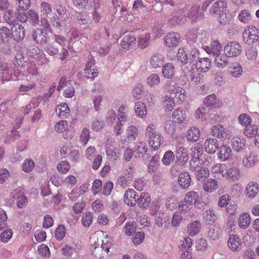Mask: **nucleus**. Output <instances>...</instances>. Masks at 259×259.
I'll list each match as a JSON object with an SVG mask.
<instances>
[{"label": "nucleus", "mask_w": 259, "mask_h": 259, "mask_svg": "<svg viewBox=\"0 0 259 259\" xmlns=\"http://www.w3.org/2000/svg\"><path fill=\"white\" fill-rule=\"evenodd\" d=\"M251 223V218L249 214L247 212H243L240 214L238 224L239 227L242 229L247 228Z\"/></svg>", "instance_id": "obj_29"}, {"label": "nucleus", "mask_w": 259, "mask_h": 259, "mask_svg": "<svg viewBox=\"0 0 259 259\" xmlns=\"http://www.w3.org/2000/svg\"><path fill=\"white\" fill-rule=\"evenodd\" d=\"M37 251L41 256L45 257H49L51 255L49 248L44 244H42L38 246Z\"/></svg>", "instance_id": "obj_60"}, {"label": "nucleus", "mask_w": 259, "mask_h": 259, "mask_svg": "<svg viewBox=\"0 0 259 259\" xmlns=\"http://www.w3.org/2000/svg\"><path fill=\"white\" fill-rule=\"evenodd\" d=\"M56 112L59 117L66 118L69 115L70 109L66 103H62L57 106Z\"/></svg>", "instance_id": "obj_34"}, {"label": "nucleus", "mask_w": 259, "mask_h": 259, "mask_svg": "<svg viewBox=\"0 0 259 259\" xmlns=\"http://www.w3.org/2000/svg\"><path fill=\"white\" fill-rule=\"evenodd\" d=\"M228 245L232 251H238L241 249L242 241L238 236L232 235L229 237Z\"/></svg>", "instance_id": "obj_19"}, {"label": "nucleus", "mask_w": 259, "mask_h": 259, "mask_svg": "<svg viewBox=\"0 0 259 259\" xmlns=\"http://www.w3.org/2000/svg\"><path fill=\"white\" fill-rule=\"evenodd\" d=\"M211 61L208 58H200L196 62L195 68L200 72H206L211 67Z\"/></svg>", "instance_id": "obj_13"}, {"label": "nucleus", "mask_w": 259, "mask_h": 259, "mask_svg": "<svg viewBox=\"0 0 259 259\" xmlns=\"http://www.w3.org/2000/svg\"><path fill=\"white\" fill-rule=\"evenodd\" d=\"M12 37L16 41H20L25 37V29L22 24L15 23L11 28Z\"/></svg>", "instance_id": "obj_9"}, {"label": "nucleus", "mask_w": 259, "mask_h": 259, "mask_svg": "<svg viewBox=\"0 0 259 259\" xmlns=\"http://www.w3.org/2000/svg\"><path fill=\"white\" fill-rule=\"evenodd\" d=\"M227 179L230 182H236L240 177V172L236 167H231L226 171Z\"/></svg>", "instance_id": "obj_41"}, {"label": "nucleus", "mask_w": 259, "mask_h": 259, "mask_svg": "<svg viewBox=\"0 0 259 259\" xmlns=\"http://www.w3.org/2000/svg\"><path fill=\"white\" fill-rule=\"evenodd\" d=\"M245 140L242 136H235L232 140V148L236 151L242 149L245 145Z\"/></svg>", "instance_id": "obj_36"}, {"label": "nucleus", "mask_w": 259, "mask_h": 259, "mask_svg": "<svg viewBox=\"0 0 259 259\" xmlns=\"http://www.w3.org/2000/svg\"><path fill=\"white\" fill-rule=\"evenodd\" d=\"M177 59L178 61L184 64H187L189 62V59L183 48L179 49L177 53Z\"/></svg>", "instance_id": "obj_59"}, {"label": "nucleus", "mask_w": 259, "mask_h": 259, "mask_svg": "<svg viewBox=\"0 0 259 259\" xmlns=\"http://www.w3.org/2000/svg\"><path fill=\"white\" fill-rule=\"evenodd\" d=\"M150 37V33L148 30L140 31L137 40L139 47L141 49L146 48L149 45Z\"/></svg>", "instance_id": "obj_18"}, {"label": "nucleus", "mask_w": 259, "mask_h": 259, "mask_svg": "<svg viewBox=\"0 0 259 259\" xmlns=\"http://www.w3.org/2000/svg\"><path fill=\"white\" fill-rule=\"evenodd\" d=\"M211 131L213 136L222 140H225L230 137L228 130L221 124L213 125Z\"/></svg>", "instance_id": "obj_11"}, {"label": "nucleus", "mask_w": 259, "mask_h": 259, "mask_svg": "<svg viewBox=\"0 0 259 259\" xmlns=\"http://www.w3.org/2000/svg\"><path fill=\"white\" fill-rule=\"evenodd\" d=\"M218 218V214L212 209L206 210L203 214L204 221L208 225L215 223Z\"/></svg>", "instance_id": "obj_28"}, {"label": "nucleus", "mask_w": 259, "mask_h": 259, "mask_svg": "<svg viewBox=\"0 0 259 259\" xmlns=\"http://www.w3.org/2000/svg\"><path fill=\"white\" fill-rule=\"evenodd\" d=\"M206 154L203 153L202 148L200 146H196L192 149L193 162H209L208 158H205Z\"/></svg>", "instance_id": "obj_16"}, {"label": "nucleus", "mask_w": 259, "mask_h": 259, "mask_svg": "<svg viewBox=\"0 0 259 259\" xmlns=\"http://www.w3.org/2000/svg\"><path fill=\"white\" fill-rule=\"evenodd\" d=\"M13 232L12 229H7L1 234L0 240L3 243H7L12 238Z\"/></svg>", "instance_id": "obj_58"}, {"label": "nucleus", "mask_w": 259, "mask_h": 259, "mask_svg": "<svg viewBox=\"0 0 259 259\" xmlns=\"http://www.w3.org/2000/svg\"><path fill=\"white\" fill-rule=\"evenodd\" d=\"M56 12L59 15V18L62 21H66L68 19V13L67 9H66L62 5H59L56 6Z\"/></svg>", "instance_id": "obj_56"}, {"label": "nucleus", "mask_w": 259, "mask_h": 259, "mask_svg": "<svg viewBox=\"0 0 259 259\" xmlns=\"http://www.w3.org/2000/svg\"><path fill=\"white\" fill-rule=\"evenodd\" d=\"M172 118L175 122L184 121L186 118L185 111L180 108L176 109L172 113Z\"/></svg>", "instance_id": "obj_44"}, {"label": "nucleus", "mask_w": 259, "mask_h": 259, "mask_svg": "<svg viewBox=\"0 0 259 259\" xmlns=\"http://www.w3.org/2000/svg\"><path fill=\"white\" fill-rule=\"evenodd\" d=\"M242 51V47L236 41L228 42L224 48V53L226 56L229 57H236L239 55Z\"/></svg>", "instance_id": "obj_5"}, {"label": "nucleus", "mask_w": 259, "mask_h": 259, "mask_svg": "<svg viewBox=\"0 0 259 259\" xmlns=\"http://www.w3.org/2000/svg\"><path fill=\"white\" fill-rule=\"evenodd\" d=\"M27 20L32 25H36L39 23V16L38 13L32 9L27 11Z\"/></svg>", "instance_id": "obj_49"}, {"label": "nucleus", "mask_w": 259, "mask_h": 259, "mask_svg": "<svg viewBox=\"0 0 259 259\" xmlns=\"http://www.w3.org/2000/svg\"><path fill=\"white\" fill-rule=\"evenodd\" d=\"M12 37L11 31L8 27L4 26L0 29V38L3 41H7L9 37Z\"/></svg>", "instance_id": "obj_62"}, {"label": "nucleus", "mask_w": 259, "mask_h": 259, "mask_svg": "<svg viewBox=\"0 0 259 259\" xmlns=\"http://www.w3.org/2000/svg\"><path fill=\"white\" fill-rule=\"evenodd\" d=\"M125 233L126 235L132 236L136 232L135 223L134 222H127L126 223L125 227Z\"/></svg>", "instance_id": "obj_61"}, {"label": "nucleus", "mask_w": 259, "mask_h": 259, "mask_svg": "<svg viewBox=\"0 0 259 259\" xmlns=\"http://www.w3.org/2000/svg\"><path fill=\"white\" fill-rule=\"evenodd\" d=\"M176 155L179 162H187L189 159L187 149L182 147L177 149Z\"/></svg>", "instance_id": "obj_43"}, {"label": "nucleus", "mask_w": 259, "mask_h": 259, "mask_svg": "<svg viewBox=\"0 0 259 259\" xmlns=\"http://www.w3.org/2000/svg\"><path fill=\"white\" fill-rule=\"evenodd\" d=\"M30 56L34 59L39 65L47 63L48 60L45 54L37 47H34L29 51Z\"/></svg>", "instance_id": "obj_10"}, {"label": "nucleus", "mask_w": 259, "mask_h": 259, "mask_svg": "<svg viewBox=\"0 0 259 259\" xmlns=\"http://www.w3.org/2000/svg\"><path fill=\"white\" fill-rule=\"evenodd\" d=\"M174 93L175 94V98L179 104H181L186 100V93L184 89L179 88L175 90Z\"/></svg>", "instance_id": "obj_50"}, {"label": "nucleus", "mask_w": 259, "mask_h": 259, "mask_svg": "<svg viewBox=\"0 0 259 259\" xmlns=\"http://www.w3.org/2000/svg\"><path fill=\"white\" fill-rule=\"evenodd\" d=\"M137 193L133 189H128L125 191L123 201L127 205L134 206L136 204Z\"/></svg>", "instance_id": "obj_17"}, {"label": "nucleus", "mask_w": 259, "mask_h": 259, "mask_svg": "<svg viewBox=\"0 0 259 259\" xmlns=\"http://www.w3.org/2000/svg\"><path fill=\"white\" fill-rule=\"evenodd\" d=\"M148 151L146 143L138 142L135 147V151L139 157H143Z\"/></svg>", "instance_id": "obj_46"}, {"label": "nucleus", "mask_w": 259, "mask_h": 259, "mask_svg": "<svg viewBox=\"0 0 259 259\" xmlns=\"http://www.w3.org/2000/svg\"><path fill=\"white\" fill-rule=\"evenodd\" d=\"M238 18L243 23H249L251 19V14L247 10H242L238 15Z\"/></svg>", "instance_id": "obj_54"}, {"label": "nucleus", "mask_w": 259, "mask_h": 259, "mask_svg": "<svg viewBox=\"0 0 259 259\" xmlns=\"http://www.w3.org/2000/svg\"><path fill=\"white\" fill-rule=\"evenodd\" d=\"M259 191L258 185L256 183L251 182L247 185L245 187V195L250 198H254Z\"/></svg>", "instance_id": "obj_25"}, {"label": "nucleus", "mask_w": 259, "mask_h": 259, "mask_svg": "<svg viewBox=\"0 0 259 259\" xmlns=\"http://www.w3.org/2000/svg\"><path fill=\"white\" fill-rule=\"evenodd\" d=\"M259 30L254 26H248L245 28L243 34V41L249 45L255 43L259 38Z\"/></svg>", "instance_id": "obj_2"}, {"label": "nucleus", "mask_w": 259, "mask_h": 259, "mask_svg": "<svg viewBox=\"0 0 259 259\" xmlns=\"http://www.w3.org/2000/svg\"><path fill=\"white\" fill-rule=\"evenodd\" d=\"M135 110L138 116L143 117L147 115V109L144 104L138 101L135 104Z\"/></svg>", "instance_id": "obj_47"}, {"label": "nucleus", "mask_w": 259, "mask_h": 259, "mask_svg": "<svg viewBox=\"0 0 259 259\" xmlns=\"http://www.w3.org/2000/svg\"><path fill=\"white\" fill-rule=\"evenodd\" d=\"M32 38L37 44H46L48 41V34L41 28H36L32 32Z\"/></svg>", "instance_id": "obj_12"}, {"label": "nucleus", "mask_w": 259, "mask_h": 259, "mask_svg": "<svg viewBox=\"0 0 259 259\" xmlns=\"http://www.w3.org/2000/svg\"><path fill=\"white\" fill-rule=\"evenodd\" d=\"M81 223L85 227H89L93 222V214L91 211L84 213L81 217Z\"/></svg>", "instance_id": "obj_52"}, {"label": "nucleus", "mask_w": 259, "mask_h": 259, "mask_svg": "<svg viewBox=\"0 0 259 259\" xmlns=\"http://www.w3.org/2000/svg\"><path fill=\"white\" fill-rule=\"evenodd\" d=\"M12 71L8 64L5 62L0 63V78L3 81H8L11 78Z\"/></svg>", "instance_id": "obj_30"}, {"label": "nucleus", "mask_w": 259, "mask_h": 259, "mask_svg": "<svg viewBox=\"0 0 259 259\" xmlns=\"http://www.w3.org/2000/svg\"><path fill=\"white\" fill-rule=\"evenodd\" d=\"M180 186L183 189H188L191 184V178L187 172H182L178 180Z\"/></svg>", "instance_id": "obj_32"}, {"label": "nucleus", "mask_w": 259, "mask_h": 259, "mask_svg": "<svg viewBox=\"0 0 259 259\" xmlns=\"http://www.w3.org/2000/svg\"><path fill=\"white\" fill-rule=\"evenodd\" d=\"M201 223L199 221H195L191 223L188 228V232L189 235L194 236L196 235L200 230Z\"/></svg>", "instance_id": "obj_48"}, {"label": "nucleus", "mask_w": 259, "mask_h": 259, "mask_svg": "<svg viewBox=\"0 0 259 259\" xmlns=\"http://www.w3.org/2000/svg\"><path fill=\"white\" fill-rule=\"evenodd\" d=\"M205 151L208 153H214L219 148L218 141L213 138L206 139L204 143Z\"/></svg>", "instance_id": "obj_22"}, {"label": "nucleus", "mask_w": 259, "mask_h": 259, "mask_svg": "<svg viewBox=\"0 0 259 259\" xmlns=\"http://www.w3.org/2000/svg\"><path fill=\"white\" fill-rule=\"evenodd\" d=\"M257 131L258 128L256 125L249 124L244 129V134L249 138H252L256 135Z\"/></svg>", "instance_id": "obj_57"}, {"label": "nucleus", "mask_w": 259, "mask_h": 259, "mask_svg": "<svg viewBox=\"0 0 259 259\" xmlns=\"http://www.w3.org/2000/svg\"><path fill=\"white\" fill-rule=\"evenodd\" d=\"M200 136V131L198 128L193 126L188 131L186 137L188 141L195 142L197 141Z\"/></svg>", "instance_id": "obj_33"}, {"label": "nucleus", "mask_w": 259, "mask_h": 259, "mask_svg": "<svg viewBox=\"0 0 259 259\" xmlns=\"http://www.w3.org/2000/svg\"><path fill=\"white\" fill-rule=\"evenodd\" d=\"M228 72L233 77H239L242 72V69L238 63L232 64L228 68Z\"/></svg>", "instance_id": "obj_45"}, {"label": "nucleus", "mask_w": 259, "mask_h": 259, "mask_svg": "<svg viewBox=\"0 0 259 259\" xmlns=\"http://www.w3.org/2000/svg\"><path fill=\"white\" fill-rule=\"evenodd\" d=\"M68 122L66 120H60L56 123L55 126V131L58 133H63L64 138L66 140H71L74 137V133L68 130Z\"/></svg>", "instance_id": "obj_6"}, {"label": "nucleus", "mask_w": 259, "mask_h": 259, "mask_svg": "<svg viewBox=\"0 0 259 259\" xmlns=\"http://www.w3.org/2000/svg\"><path fill=\"white\" fill-rule=\"evenodd\" d=\"M90 138V132L89 128L84 127L79 136V140L83 146L87 145Z\"/></svg>", "instance_id": "obj_55"}, {"label": "nucleus", "mask_w": 259, "mask_h": 259, "mask_svg": "<svg viewBox=\"0 0 259 259\" xmlns=\"http://www.w3.org/2000/svg\"><path fill=\"white\" fill-rule=\"evenodd\" d=\"M199 198V195L197 192L195 191H190L188 192L185 196L183 200L185 203L191 204L193 206L195 205L196 206H198V199Z\"/></svg>", "instance_id": "obj_31"}, {"label": "nucleus", "mask_w": 259, "mask_h": 259, "mask_svg": "<svg viewBox=\"0 0 259 259\" xmlns=\"http://www.w3.org/2000/svg\"><path fill=\"white\" fill-rule=\"evenodd\" d=\"M83 74L87 79H94L98 75V70L97 69H91L90 67L86 66L83 70Z\"/></svg>", "instance_id": "obj_53"}, {"label": "nucleus", "mask_w": 259, "mask_h": 259, "mask_svg": "<svg viewBox=\"0 0 259 259\" xmlns=\"http://www.w3.org/2000/svg\"><path fill=\"white\" fill-rule=\"evenodd\" d=\"M126 139L121 140V143L122 144H125L135 141L139 134V131L137 127L134 125H131L127 127L126 130Z\"/></svg>", "instance_id": "obj_14"}, {"label": "nucleus", "mask_w": 259, "mask_h": 259, "mask_svg": "<svg viewBox=\"0 0 259 259\" xmlns=\"http://www.w3.org/2000/svg\"><path fill=\"white\" fill-rule=\"evenodd\" d=\"M224 11H227V4L223 0L216 1L210 9V12L212 14L223 12Z\"/></svg>", "instance_id": "obj_27"}, {"label": "nucleus", "mask_w": 259, "mask_h": 259, "mask_svg": "<svg viewBox=\"0 0 259 259\" xmlns=\"http://www.w3.org/2000/svg\"><path fill=\"white\" fill-rule=\"evenodd\" d=\"M102 244L100 246L95 247L93 249L92 252L94 255L99 258L104 257V256H108L112 243L111 242L109 241L107 238L104 240H102Z\"/></svg>", "instance_id": "obj_3"}, {"label": "nucleus", "mask_w": 259, "mask_h": 259, "mask_svg": "<svg viewBox=\"0 0 259 259\" xmlns=\"http://www.w3.org/2000/svg\"><path fill=\"white\" fill-rule=\"evenodd\" d=\"M38 79L32 78L30 76H26V81H25L24 83L21 84L19 88L20 92H27L34 90L36 87V83Z\"/></svg>", "instance_id": "obj_20"}, {"label": "nucleus", "mask_w": 259, "mask_h": 259, "mask_svg": "<svg viewBox=\"0 0 259 259\" xmlns=\"http://www.w3.org/2000/svg\"><path fill=\"white\" fill-rule=\"evenodd\" d=\"M232 150L230 147L226 145H222L219 149L218 158L221 161L228 160L231 155Z\"/></svg>", "instance_id": "obj_35"}, {"label": "nucleus", "mask_w": 259, "mask_h": 259, "mask_svg": "<svg viewBox=\"0 0 259 259\" xmlns=\"http://www.w3.org/2000/svg\"><path fill=\"white\" fill-rule=\"evenodd\" d=\"M26 72L27 75L26 76H30L32 79H38L37 76L38 75L39 72L38 68L36 64L34 62H29L28 63Z\"/></svg>", "instance_id": "obj_42"}, {"label": "nucleus", "mask_w": 259, "mask_h": 259, "mask_svg": "<svg viewBox=\"0 0 259 259\" xmlns=\"http://www.w3.org/2000/svg\"><path fill=\"white\" fill-rule=\"evenodd\" d=\"M26 10L20 8H17L16 10L15 17L21 23H25L27 20V14H26L25 11Z\"/></svg>", "instance_id": "obj_51"}, {"label": "nucleus", "mask_w": 259, "mask_h": 259, "mask_svg": "<svg viewBox=\"0 0 259 259\" xmlns=\"http://www.w3.org/2000/svg\"><path fill=\"white\" fill-rule=\"evenodd\" d=\"M146 136L148 138V144L154 150H157L160 147L163 141V137L159 133L153 123L150 124L147 127Z\"/></svg>", "instance_id": "obj_1"}, {"label": "nucleus", "mask_w": 259, "mask_h": 259, "mask_svg": "<svg viewBox=\"0 0 259 259\" xmlns=\"http://www.w3.org/2000/svg\"><path fill=\"white\" fill-rule=\"evenodd\" d=\"M151 201V199L149 194L147 192H143L137 198L136 204H137L140 208L146 209L149 206Z\"/></svg>", "instance_id": "obj_21"}, {"label": "nucleus", "mask_w": 259, "mask_h": 259, "mask_svg": "<svg viewBox=\"0 0 259 259\" xmlns=\"http://www.w3.org/2000/svg\"><path fill=\"white\" fill-rule=\"evenodd\" d=\"M238 121L241 125L246 126L251 122L252 120L249 115L242 113L239 116Z\"/></svg>", "instance_id": "obj_63"}, {"label": "nucleus", "mask_w": 259, "mask_h": 259, "mask_svg": "<svg viewBox=\"0 0 259 259\" xmlns=\"http://www.w3.org/2000/svg\"><path fill=\"white\" fill-rule=\"evenodd\" d=\"M175 67L172 63H166L162 68L163 75L167 78H172L175 74Z\"/></svg>", "instance_id": "obj_39"}, {"label": "nucleus", "mask_w": 259, "mask_h": 259, "mask_svg": "<svg viewBox=\"0 0 259 259\" xmlns=\"http://www.w3.org/2000/svg\"><path fill=\"white\" fill-rule=\"evenodd\" d=\"M149 62L153 68H157L164 63V57L161 54H155L151 57Z\"/></svg>", "instance_id": "obj_40"}, {"label": "nucleus", "mask_w": 259, "mask_h": 259, "mask_svg": "<svg viewBox=\"0 0 259 259\" xmlns=\"http://www.w3.org/2000/svg\"><path fill=\"white\" fill-rule=\"evenodd\" d=\"M136 42V38L135 36L127 34L123 36L120 41V47L124 50H128L133 48Z\"/></svg>", "instance_id": "obj_15"}, {"label": "nucleus", "mask_w": 259, "mask_h": 259, "mask_svg": "<svg viewBox=\"0 0 259 259\" xmlns=\"http://www.w3.org/2000/svg\"><path fill=\"white\" fill-rule=\"evenodd\" d=\"M203 187L205 192L212 193L218 189V183L214 179H209L204 183Z\"/></svg>", "instance_id": "obj_38"}, {"label": "nucleus", "mask_w": 259, "mask_h": 259, "mask_svg": "<svg viewBox=\"0 0 259 259\" xmlns=\"http://www.w3.org/2000/svg\"><path fill=\"white\" fill-rule=\"evenodd\" d=\"M180 34L177 32L167 33L164 38V44L168 48L177 47L180 41Z\"/></svg>", "instance_id": "obj_8"}, {"label": "nucleus", "mask_w": 259, "mask_h": 259, "mask_svg": "<svg viewBox=\"0 0 259 259\" xmlns=\"http://www.w3.org/2000/svg\"><path fill=\"white\" fill-rule=\"evenodd\" d=\"M199 6L198 5H194L193 6H187L182 9L185 11L184 14L187 15V18L188 17L192 21H194L198 16V11Z\"/></svg>", "instance_id": "obj_26"}, {"label": "nucleus", "mask_w": 259, "mask_h": 259, "mask_svg": "<svg viewBox=\"0 0 259 259\" xmlns=\"http://www.w3.org/2000/svg\"><path fill=\"white\" fill-rule=\"evenodd\" d=\"M66 79L62 77L59 81V85L57 87L58 90H60L63 87V85L65 84L66 88L64 90L63 95L66 98H71L74 95L75 90L73 85H67V83H65Z\"/></svg>", "instance_id": "obj_24"}, {"label": "nucleus", "mask_w": 259, "mask_h": 259, "mask_svg": "<svg viewBox=\"0 0 259 259\" xmlns=\"http://www.w3.org/2000/svg\"><path fill=\"white\" fill-rule=\"evenodd\" d=\"M184 12L182 9L175 12L171 17L168 19V23L169 25L176 26L184 24L187 21V17Z\"/></svg>", "instance_id": "obj_7"}, {"label": "nucleus", "mask_w": 259, "mask_h": 259, "mask_svg": "<svg viewBox=\"0 0 259 259\" xmlns=\"http://www.w3.org/2000/svg\"><path fill=\"white\" fill-rule=\"evenodd\" d=\"M190 168L192 171H195L197 179L203 182L209 176V172L207 168L203 166L202 163H190Z\"/></svg>", "instance_id": "obj_4"}, {"label": "nucleus", "mask_w": 259, "mask_h": 259, "mask_svg": "<svg viewBox=\"0 0 259 259\" xmlns=\"http://www.w3.org/2000/svg\"><path fill=\"white\" fill-rule=\"evenodd\" d=\"M193 206L191 204L185 203L183 200L179 204V210L180 212L184 214V217L191 216L193 214L192 209Z\"/></svg>", "instance_id": "obj_37"}, {"label": "nucleus", "mask_w": 259, "mask_h": 259, "mask_svg": "<svg viewBox=\"0 0 259 259\" xmlns=\"http://www.w3.org/2000/svg\"><path fill=\"white\" fill-rule=\"evenodd\" d=\"M207 52L212 54L214 57L220 56L223 50V47L218 40H214L211 42L210 47L207 48Z\"/></svg>", "instance_id": "obj_23"}, {"label": "nucleus", "mask_w": 259, "mask_h": 259, "mask_svg": "<svg viewBox=\"0 0 259 259\" xmlns=\"http://www.w3.org/2000/svg\"><path fill=\"white\" fill-rule=\"evenodd\" d=\"M66 234V229L62 225L58 226L55 231V237L58 240H61L65 237Z\"/></svg>", "instance_id": "obj_64"}]
</instances>
